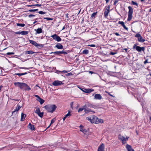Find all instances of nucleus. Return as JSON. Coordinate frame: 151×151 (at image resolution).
<instances>
[{
    "label": "nucleus",
    "instance_id": "obj_1",
    "mask_svg": "<svg viewBox=\"0 0 151 151\" xmlns=\"http://www.w3.org/2000/svg\"><path fill=\"white\" fill-rule=\"evenodd\" d=\"M14 84L16 86L19 87L22 90L29 91L31 88L26 83L19 82H15Z\"/></svg>",
    "mask_w": 151,
    "mask_h": 151
},
{
    "label": "nucleus",
    "instance_id": "obj_2",
    "mask_svg": "<svg viewBox=\"0 0 151 151\" xmlns=\"http://www.w3.org/2000/svg\"><path fill=\"white\" fill-rule=\"evenodd\" d=\"M56 106L55 105H50L45 106V108L48 112L52 113L56 108Z\"/></svg>",
    "mask_w": 151,
    "mask_h": 151
},
{
    "label": "nucleus",
    "instance_id": "obj_3",
    "mask_svg": "<svg viewBox=\"0 0 151 151\" xmlns=\"http://www.w3.org/2000/svg\"><path fill=\"white\" fill-rule=\"evenodd\" d=\"M92 123L99 124L103 123L104 121L103 119H99L97 117L95 116H92Z\"/></svg>",
    "mask_w": 151,
    "mask_h": 151
},
{
    "label": "nucleus",
    "instance_id": "obj_4",
    "mask_svg": "<svg viewBox=\"0 0 151 151\" xmlns=\"http://www.w3.org/2000/svg\"><path fill=\"white\" fill-rule=\"evenodd\" d=\"M128 8L129 9V12L127 21H130L132 18L133 9L131 6H129Z\"/></svg>",
    "mask_w": 151,
    "mask_h": 151
},
{
    "label": "nucleus",
    "instance_id": "obj_5",
    "mask_svg": "<svg viewBox=\"0 0 151 151\" xmlns=\"http://www.w3.org/2000/svg\"><path fill=\"white\" fill-rule=\"evenodd\" d=\"M118 138L121 140L123 144H125L126 141H127L129 138V137H127L126 138L120 134H119L118 136Z\"/></svg>",
    "mask_w": 151,
    "mask_h": 151
},
{
    "label": "nucleus",
    "instance_id": "obj_6",
    "mask_svg": "<svg viewBox=\"0 0 151 151\" xmlns=\"http://www.w3.org/2000/svg\"><path fill=\"white\" fill-rule=\"evenodd\" d=\"M29 41L31 44L36 47H42L43 46V45L42 44H37L36 42L33 40H29Z\"/></svg>",
    "mask_w": 151,
    "mask_h": 151
},
{
    "label": "nucleus",
    "instance_id": "obj_7",
    "mask_svg": "<svg viewBox=\"0 0 151 151\" xmlns=\"http://www.w3.org/2000/svg\"><path fill=\"white\" fill-rule=\"evenodd\" d=\"M51 37H52L54 40H55L58 42H60L61 40V39L60 37L56 34H55L51 36Z\"/></svg>",
    "mask_w": 151,
    "mask_h": 151
},
{
    "label": "nucleus",
    "instance_id": "obj_8",
    "mask_svg": "<svg viewBox=\"0 0 151 151\" xmlns=\"http://www.w3.org/2000/svg\"><path fill=\"white\" fill-rule=\"evenodd\" d=\"M109 5L108 7H106V9L104 12V15L105 17H107L108 15V14L109 12Z\"/></svg>",
    "mask_w": 151,
    "mask_h": 151
},
{
    "label": "nucleus",
    "instance_id": "obj_9",
    "mask_svg": "<svg viewBox=\"0 0 151 151\" xmlns=\"http://www.w3.org/2000/svg\"><path fill=\"white\" fill-rule=\"evenodd\" d=\"M63 84L62 81H55L52 83V84L54 86H59Z\"/></svg>",
    "mask_w": 151,
    "mask_h": 151
},
{
    "label": "nucleus",
    "instance_id": "obj_10",
    "mask_svg": "<svg viewBox=\"0 0 151 151\" xmlns=\"http://www.w3.org/2000/svg\"><path fill=\"white\" fill-rule=\"evenodd\" d=\"M35 96L37 98V100L41 104H42L44 103V100L41 98L38 95H35Z\"/></svg>",
    "mask_w": 151,
    "mask_h": 151
},
{
    "label": "nucleus",
    "instance_id": "obj_11",
    "mask_svg": "<svg viewBox=\"0 0 151 151\" xmlns=\"http://www.w3.org/2000/svg\"><path fill=\"white\" fill-rule=\"evenodd\" d=\"M98 151H105L104 145V144L102 143L99 146Z\"/></svg>",
    "mask_w": 151,
    "mask_h": 151
},
{
    "label": "nucleus",
    "instance_id": "obj_12",
    "mask_svg": "<svg viewBox=\"0 0 151 151\" xmlns=\"http://www.w3.org/2000/svg\"><path fill=\"white\" fill-rule=\"evenodd\" d=\"M84 107H85V108H87V107H89L95 108L96 107V106L92 105L91 104L87 103L84 106Z\"/></svg>",
    "mask_w": 151,
    "mask_h": 151
},
{
    "label": "nucleus",
    "instance_id": "obj_13",
    "mask_svg": "<svg viewBox=\"0 0 151 151\" xmlns=\"http://www.w3.org/2000/svg\"><path fill=\"white\" fill-rule=\"evenodd\" d=\"M21 107V106L19 105H17L16 109L12 112V114H16L17 113V111L20 109Z\"/></svg>",
    "mask_w": 151,
    "mask_h": 151
},
{
    "label": "nucleus",
    "instance_id": "obj_14",
    "mask_svg": "<svg viewBox=\"0 0 151 151\" xmlns=\"http://www.w3.org/2000/svg\"><path fill=\"white\" fill-rule=\"evenodd\" d=\"M83 91L86 93H91L93 91V90L91 89H86L83 88L81 89Z\"/></svg>",
    "mask_w": 151,
    "mask_h": 151
},
{
    "label": "nucleus",
    "instance_id": "obj_15",
    "mask_svg": "<svg viewBox=\"0 0 151 151\" xmlns=\"http://www.w3.org/2000/svg\"><path fill=\"white\" fill-rule=\"evenodd\" d=\"M133 49H135L138 52H140L142 50V47H140L137 46L135 44L134 45L133 47Z\"/></svg>",
    "mask_w": 151,
    "mask_h": 151
},
{
    "label": "nucleus",
    "instance_id": "obj_16",
    "mask_svg": "<svg viewBox=\"0 0 151 151\" xmlns=\"http://www.w3.org/2000/svg\"><path fill=\"white\" fill-rule=\"evenodd\" d=\"M126 148L128 151H134L132 148L131 146L128 144L126 146Z\"/></svg>",
    "mask_w": 151,
    "mask_h": 151
},
{
    "label": "nucleus",
    "instance_id": "obj_17",
    "mask_svg": "<svg viewBox=\"0 0 151 151\" xmlns=\"http://www.w3.org/2000/svg\"><path fill=\"white\" fill-rule=\"evenodd\" d=\"M102 98V96L99 94H96L95 95L94 99H96L100 100Z\"/></svg>",
    "mask_w": 151,
    "mask_h": 151
},
{
    "label": "nucleus",
    "instance_id": "obj_18",
    "mask_svg": "<svg viewBox=\"0 0 151 151\" xmlns=\"http://www.w3.org/2000/svg\"><path fill=\"white\" fill-rule=\"evenodd\" d=\"M55 47L59 49H62L63 48V46L60 43H58L55 46Z\"/></svg>",
    "mask_w": 151,
    "mask_h": 151
},
{
    "label": "nucleus",
    "instance_id": "obj_19",
    "mask_svg": "<svg viewBox=\"0 0 151 151\" xmlns=\"http://www.w3.org/2000/svg\"><path fill=\"white\" fill-rule=\"evenodd\" d=\"M135 37L138 38V41L139 42H142V37H141V35L138 33L136 34Z\"/></svg>",
    "mask_w": 151,
    "mask_h": 151
},
{
    "label": "nucleus",
    "instance_id": "obj_20",
    "mask_svg": "<svg viewBox=\"0 0 151 151\" xmlns=\"http://www.w3.org/2000/svg\"><path fill=\"white\" fill-rule=\"evenodd\" d=\"M26 117V114L22 113L21 114V121H23Z\"/></svg>",
    "mask_w": 151,
    "mask_h": 151
},
{
    "label": "nucleus",
    "instance_id": "obj_21",
    "mask_svg": "<svg viewBox=\"0 0 151 151\" xmlns=\"http://www.w3.org/2000/svg\"><path fill=\"white\" fill-rule=\"evenodd\" d=\"M85 112L86 113H88L90 112H91L93 113H95L94 111H92L91 109H87V108H85Z\"/></svg>",
    "mask_w": 151,
    "mask_h": 151
},
{
    "label": "nucleus",
    "instance_id": "obj_22",
    "mask_svg": "<svg viewBox=\"0 0 151 151\" xmlns=\"http://www.w3.org/2000/svg\"><path fill=\"white\" fill-rule=\"evenodd\" d=\"M28 126L29 128L31 130H32L35 129V128L34 125H32L30 123H29Z\"/></svg>",
    "mask_w": 151,
    "mask_h": 151
},
{
    "label": "nucleus",
    "instance_id": "obj_23",
    "mask_svg": "<svg viewBox=\"0 0 151 151\" xmlns=\"http://www.w3.org/2000/svg\"><path fill=\"white\" fill-rule=\"evenodd\" d=\"M36 32L37 34H40L42 32V29L40 28H38L36 30Z\"/></svg>",
    "mask_w": 151,
    "mask_h": 151
},
{
    "label": "nucleus",
    "instance_id": "obj_24",
    "mask_svg": "<svg viewBox=\"0 0 151 151\" xmlns=\"http://www.w3.org/2000/svg\"><path fill=\"white\" fill-rule=\"evenodd\" d=\"M43 112H41L40 111L37 114L40 117L42 118L43 116Z\"/></svg>",
    "mask_w": 151,
    "mask_h": 151
},
{
    "label": "nucleus",
    "instance_id": "obj_25",
    "mask_svg": "<svg viewBox=\"0 0 151 151\" xmlns=\"http://www.w3.org/2000/svg\"><path fill=\"white\" fill-rule=\"evenodd\" d=\"M25 53L26 54H32L35 53V52L32 51H26L25 52Z\"/></svg>",
    "mask_w": 151,
    "mask_h": 151
},
{
    "label": "nucleus",
    "instance_id": "obj_26",
    "mask_svg": "<svg viewBox=\"0 0 151 151\" xmlns=\"http://www.w3.org/2000/svg\"><path fill=\"white\" fill-rule=\"evenodd\" d=\"M21 35H26L29 32L27 31H21Z\"/></svg>",
    "mask_w": 151,
    "mask_h": 151
},
{
    "label": "nucleus",
    "instance_id": "obj_27",
    "mask_svg": "<svg viewBox=\"0 0 151 151\" xmlns=\"http://www.w3.org/2000/svg\"><path fill=\"white\" fill-rule=\"evenodd\" d=\"M80 131L83 132L84 133L86 132V130L81 128V127H83L82 125H80Z\"/></svg>",
    "mask_w": 151,
    "mask_h": 151
},
{
    "label": "nucleus",
    "instance_id": "obj_28",
    "mask_svg": "<svg viewBox=\"0 0 151 151\" xmlns=\"http://www.w3.org/2000/svg\"><path fill=\"white\" fill-rule=\"evenodd\" d=\"M60 51H55L54 52H52L51 53V54L52 53H54V54H57V55H60Z\"/></svg>",
    "mask_w": 151,
    "mask_h": 151
},
{
    "label": "nucleus",
    "instance_id": "obj_29",
    "mask_svg": "<svg viewBox=\"0 0 151 151\" xmlns=\"http://www.w3.org/2000/svg\"><path fill=\"white\" fill-rule=\"evenodd\" d=\"M85 107H84V106H83V108H80L78 109V112H80L82 111L83 110H84V111H85Z\"/></svg>",
    "mask_w": 151,
    "mask_h": 151
},
{
    "label": "nucleus",
    "instance_id": "obj_30",
    "mask_svg": "<svg viewBox=\"0 0 151 151\" xmlns=\"http://www.w3.org/2000/svg\"><path fill=\"white\" fill-rule=\"evenodd\" d=\"M40 111V108L38 107L36 108V110L35 111V112L36 114H37Z\"/></svg>",
    "mask_w": 151,
    "mask_h": 151
},
{
    "label": "nucleus",
    "instance_id": "obj_31",
    "mask_svg": "<svg viewBox=\"0 0 151 151\" xmlns=\"http://www.w3.org/2000/svg\"><path fill=\"white\" fill-rule=\"evenodd\" d=\"M55 121V119H52L51 121V123L47 127V128H49L50 127V125H51V124H52L53 123H54Z\"/></svg>",
    "mask_w": 151,
    "mask_h": 151
},
{
    "label": "nucleus",
    "instance_id": "obj_32",
    "mask_svg": "<svg viewBox=\"0 0 151 151\" xmlns=\"http://www.w3.org/2000/svg\"><path fill=\"white\" fill-rule=\"evenodd\" d=\"M83 53L86 54H88V51L87 50H84L83 51Z\"/></svg>",
    "mask_w": 151,
    "mask_h": 151
},
{
    "label": "nucleus",
    "instance_id": "obj_33",
    "mask_svg": "<svg viewBox=\"0 0 151 151\" xmlns=\"http://www.w3.org/2000/svg\"><path fill=\"white\" fill-rule=\"evenodd\" d=\"M86 119L92 123V116L90 117H87Z\"/></svg>",
    "mask_w": 151,
    "mask_h": 151
},
{
    "label": "nucleus",
    "instance_id": "obj_34",
    "mask_svg": "<svg viewBox=\"0 0 151 151\" xmlns=\"http://www.w3.org/2000/svg\"><path fill=\"white\" fill-rule=\"evenodd\" d=\"M17 26H21L22 27H24L25 25V24H22L20 23H17Z\"/></svg>",
    "mask_w": 151,
    "mask_h": 151
},
{
    "label": "nucleus",
    "instance_id": "obj_35",
    "mask_svg": "<svg viewBox=\"0 0 151 151\" xmlns=\"http://www.w3.org/2000/svg\"><path fill=\"white\" fill-rule=\"evenodd\" d=\"M70 116L71 114L70 113V111H69L68 113L65 115V117L66 118L68 116Z\"/></svg>",
    "mask_w": 151,
    "mask_h": 151
},
{
    "label": "nucleus",
    "instance_id": "obj_36",
    "mask_svg": "<svg viewBox=\"0 0 151 151\" xmlns=\"http://www.w3.org/2000/svg\"><path fill=\"white\" fill-rule=\"evenodd\" d=\"M118 23V24H121L122 26H123L124 24V22L123 21H119Z\"/></svg>",
    "mask_w": 151,
    "mask_h": 151
},
{
    "label": "nucleus",
    "instance_id": "obj_37",
    "mask_svg": "<svg viewBox=\"0 0 151 151\" xmlns=\"http://www.w3.org/2000/svg\"><path fill=\"white\" fill-rule=\"evenodd\" d=\"M44 19H47V20H53L52 18H51L49 17H45Z\"/></svg>",
    "mask_w": 151,
    "mask_h": 151
},
{
    "label": "nucleus",
    "instance_id": "obj_38",
    "mask_svg": "<svg viewBox=\"0 0 151 151\" xmlns=\"http://www.w3.org/2000/svg\"><path fill=\"white\" fill-rule=\"evenodd\" d=\"M132 4L134 5H136L137 6H138V4L136 2L134 1H132Z\"/></svg>",
    "mask_w": 151,
    "mask_h": 151
},
{
    "label": "nucleus",
    "instance_id": "obj_39",
    "mask_svg": "<svg viewBox=\"0 0 151 151\" xmlns=\"http://www.w3.org/2000/svg\"><path fill=\"white\" fill-rule=\"evenodd\" d=\"M38 12L39 14H44L46 13L45 12H43V11H39Z\"/></svg>",
    "mask_w": 151,
    "mask_h": 151
},
{
    "label": "nucleus",
    "instance_id": "obj_40",
    "mask_svg": "<svg viewBox=\"0 0 151 151\" xmlns=\"http://www.w3.org/2000/svg\"><path fill=\"white\" fill-rule=\"evenodd\" d=\"M14 54V53L13 52H8L6 53V54L7 55H12Z\"/></svg>",
    "mask_w": 151,
    "mask_h": 151
},
{
    "label": "nucleus",
    "instance_id": "obj_41",
    "mask_svg": "<svg viewBox=\"0 0 151 151\" xmlns=\"http://www.w3.org/2000/svg\"><path fill=\"white\" fill-rule=\"evenodd\" d=\"M60 55L61 54H67V53L65 52L63 50L61 51H60Z\"/></svg>",
    "mask_w": 151,
    "mask_h": 151
},
{
    "label": "nucleus",
    "instance_id": "obj_42",
    "mask_svg": "<svg viewBox=\"0 0 151 151\" xmlns=\"http://www.w3.org/2000/svg\"><path fill=\"white\" fill-rule=\"evenodd\" d=\"M126 30H127V31H128V29L127 27H126L125 26V24H124V25H123V26H122Z\"/></svg>",
    "mask_w": 151,
    "mask_h": 151
},
{
    "label": "nucleus",
    "instance_id": "obj_43",
    "mask_svg": "<svg viewBox=\"0 0 151 151\" xmlns=\"http://www.w3.org/2000/svg\"><path fill=\"white\" fill-rule=\"evenodd\" d=\"M38 10V9H30L29 10V11L30 12H35Z\"/></svg>",
    "mask_w": 151,
    "mask_h": 151
},
{
    "label": "nucleus",
    "instance_id": "obj_44",
    "mask_svg": "<svg viewBox=\"0 0 151 151\" xmlns=\"http://www.w3.org/2000/svg\"><path fill=\"white\" fill-rule=\"evenodd\" d=\"M96 14V12H94L93 13L91 16V17H94Z\"/></svg>",
    "mask_w": 151,
    "mask_h": 151
},
{
    "label": "nucleus",
    "instance_id": "obj_45",
    "mask_svg": "<svg viewBox=\"0 0 151 151\" xmlns=\"http://www.w3.org/2000/svg\"><path fill=\"white\" fill-rule=\"evenodd\" d=\"M116 54V52H110V54L111 55H115Z\"/></svg>",
    "mask_w": 151,
    "mask_h": 151
},
{
    "label": "nucleus",
    "instance_id": "obj_46",
    "mask_svg": "<svg viewBox=\"0 0 151 151\" xmlns=\"http://www.w3.org/2000/svg\"><path fill=\"white\" fill-rule=\"evenodd\" d=\"M72 75H73V74L71 73H68L66 75V76H70Z\"/></svg>",
    "mask_w": 151,
    "mask_h": 151
},
{
    "label": "nucleus",
    "instance_id": "obj_47",
    "mask_svg": "<svg viewBox=\"0 0 151 151\" xmlns=\"http://www.w3.org/2000/svg\"><path fill=\"white\" fill-rule=\"evenodd\" d=\"M35 15L34 14H29V18H31V17H35Z\"/></svg>",
    "mask_w": 151,
    "mask_h": 151
},
{
    "label": "nucleus",
    "instance_id": "obj_48",
    "mask_svg": "<svg viewBox=\"0 0 151 151\" xmlns=\"http://www.w3.org/2000/svg\"><path fill=\"white\" fill-rule=\"evenodd\" d=\"M15 74L19 76H22V73H16Z\"/></svg>",
    "mask_w": 151,
    "mask_h": 151
},
{
    "label": "nucleus",
    "instance_id": "obj_49",
    "mask_svg": "<svg viewBox=\"0 0 151 151\" xmlns=\"http://www.w3.org/2000/svg\"><path fill=\"white\" fill-rule=\"evenodd\" d=\"M15 34H21V32L20 31L17 32H16L15 33Z\"/></svg>",
    "mask_w": 151,
    "mask_h": 151
},
{
    "label": "nucleus",
    "instance_id": "obj_50",
    "mask_svg": "<svg viewBox=\"0 0 151 151\" xmlns=\"http://www.w3.org/2000/svg\"><path fill=\"white\" fill-rule=\"evenodd\" d=\"M118 0H116L114 2V5H115L116 4L118 3Z\"/></svg>",
    "mask_w": 151,
    "mask_h": 151
},
{
    "label": "nucleus",
    "instance_id": "obj_51",
    "mask_svg": "<svg viewBox=\"0 0 151 151\" xmlns=\"http://www.w3.org/2000/svg\"><path fill=\"white\" fill-rule=\"evenodd\" d=\"M148 59H147L145 60L144 62V64H146V63H148Z\"/></svg>",
    "mask_w": 151,
    "mask_h": 151
},
{
    "label": "nucleus",
    "instance_id": "obj_52",
    "mask_svg": "<svg viewBox=\"0 0 151 151\" xmlns=\"http://www.w3.org/2000/svg\"><path fill=\"white\" fill-rule=\"evenodd\" d=\"M89 46L90 47H95V45H93V44H91V45H89Z\"/></svg>",
    "mask_w": 151,
    "mask_h": 151
},
{
    "label": "nucleus",
    "instance_id": "obj_53",
    "mask_svg": "<svg viewBox=\"0 0 151 151\" xmlns=\"http://www.w3.org/2000/svg\"><path fill=\"white\" fill-rule=\"evenodd\" d=\"M41 5V4H36L34 5V6H40Z\"/></svg>",
    "mask_w": 151,
    "mask_h": 151
},
{
    "label": "nucleus",
    "instance_id": "obj_54",
    "mask_svg": "<svg viewBox=\"0 0 151 151\" xmlns=\"http://www.w3.org/2000/svg\"><path fill=\"white\" fill-rule=\"evenodd\" d=\"M114 34L116 35V36H120V35L117 32H116L114 33Z\"/></svg>",
    "mask_w": 151,
    "mask_h": 151
},
{
    "label": "nucleus",
    "instance_id": "obj_55",
    "mask_svg": "<svg viewBox=\"0 0 151 151\" xmlns=\"http://www.w3.org/2000/svg\"><path fill=\"white\" fill-rule=\"evenodd\" d=\"M137 99H138V101L139 102H140L141 101V99L140 98H139L138 97H137Z\"/></svg>",
    "mask_w": 151,
    "mask_h": 151
},
{
    "label": "nucleus",
    "instance_id": "obj_56",
    "mask_svg": "<svg viewBox=\"0 0 151 151\" xmlns=\"http://www.w3.org/2000/svg\"><path fill=\"white\" fill-rule=\"evenodd\" d=\"M21 68H22V69H29L28 68H25V67H22Z\"/></svg>",
    "mask_w": 151,
    "mask_h": 151
},
{
    "label": "nucleus",
    "instance_id": "obj_57",
    "mask_svg": "<svg viewBox=\"0 0 151 151\" xmlns=\"http://www.w3.org/2000/svg\"><path fill=\"white\" fill-rule=\"evenodd\" d=\"M64 73H67L68 72L66 70H64L62 71Z\"/></svg>",
    "mask_w": 151,
    "mask_h": 151
},
{
    "label": "nucleus",
    "instance_id": "obj_58",
    "mask_svg": "<svg viewBox=\"0 0 151 151\" xmlns=\"http://www.w3.org/2000/svg\"><path fill=\"white\" fill-rule=\"evenodd\" d=\"M144 50H145V47H142V51H143V52H144Z\"/></svg>",
    "mask_w": 151,
    "mask_h": 151
},
{
    "label": "nucleus",
    "instance_id": "obj_59",
    "mask_svg": "<svg viewBox=\"0 0 151 151\" xmlns=\"http://www.w3.org/2000/svg\"><path fill=\"white\" fill-rule=\"evenodd\" d=\"M108 94H109V95H110V96H112V97H114V96L111 94L109 93H108Z\"/></svg>",
    "mask_w": 151,
    "mask_h": 151
},
{
    "label": "nucleus",
    "instance_id": "obj_60",
    "mask_svg": "<svg viewBox=\"0 0 151 151\" xmlns=\"http://www.w3.org/2000/svg\"><path fill=\"white\" fill-rule=\"evenodd\" d=\"M105 0L106 1V3H108L109 2V0Z\"/></svg>",
    "mask_w": 151,
    "mask_h": 151
},
{
    "label": "nucleus",
    "instance_id": "obj_61",
    "mask_svg": "<svg viewBox=\"0 0 151 151\" xmlns=\"http://www.w3.org/2000/svg\"><path fill=\"white\" fill-rule=\"evenodd\" d=\"M27 74V73H22V75H24L26 74Z\"/></svg>",
    "mask_w": 151,
    "mask_h": 151
},
{
    "label": "nucleus",
    "instance_id": "obj_62",
    "mask_svg": "<svg viewBox=\"0 0 151 151\" xmlns=\"http://www.w3.org/2000/svg\"><path fill=\"white\" fill-rule=\"evenodd\" d=\"M66 118L65 116V117L63 118V121H64L65 120V119Z\"/></svg>",
    "mask_w": 151,
    "mask_h": 151
},
{
    "label": "nucleus",
    "instance_id": "obj_63",
    "mask_svg": "<svg viewBox=\"0 0 151 151\" xmlns=\"http://www.w3.org/2000/svg\"><path fill=\"white\" fill-rule=\"evenodd\" d=\"M145 41V40L144 39H142V42H144Z\"/></svg>",
    "mask_w": 151,
    "mask_h": 151
},
{
    "label": "nucleus",
    "instance_id": "obj_64",
    "mask_svg": "<svg viewBox=\"0 0 151 151\" xmlns=\"http://www.w3.org/2000/svg\"><path fill=\"white\" fill-rule=\"evenodd\" d=\"M89 73L92 74L93 73V72L91 71H90Z\"/></svg>",
    "mask_w": 151,
    "mask_h": 151
}]
</instances>
